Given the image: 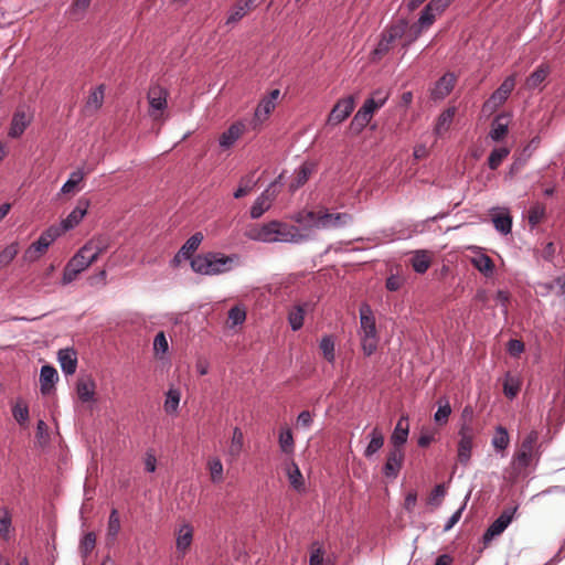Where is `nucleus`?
<instances>
[{"label":"nucleus","mask_w":565,"mask_h":565,"mask_svg":"<svg viewBox=\"0 0 565 565\" xmlns=\"http://www.w3.org/2000/svg\"><path fill=\"white\" fill-rule=\"evenodd\" d=\"M246 320V310L242 306H234L228 311L227 324L230 328L243 324Z\"/></svg>","instance_id":"45"},{"label":"nucleus","mask_w":565,"mask_h":565,"mask_svg":"<svg viewBox=\"0 0 565 565\" xmlns=\"http://www.w3.org/2000/svg\"><path fill=\"white\" fill-rule=\"evenodd\" d=\"M278 180L274 181L254 202L250 209L252 218H259L271 205L278 191L276 184Z\"/></svg>","instance_id":"13"},{"label":"nucleus","mask_w":565,"mask_h":565,"mask_svg":"<svg viewBox=\"0 0 565 565\" xmlns=\"http://www.w3.org/2000/svg\"><path fill=\"white\" fill-rule=\"evenodd\" d=\"M30 116L23 110L18 109L12 117L9 136L11 138L20 137L30 124Z\"/></svg>","instance_id":"21"},{"label":"nucleus","mask_w":565,"mask_h":565,"mask_svg":"<svg viewBox=\"0 0 565 565\" xmlns=\"http://www.w3.org/2000/svg\"><path fill=\"white\" fill-rule=\"evenodd\" d=\"M58 375L56 370L51 365H44L41 369L40 383L41 392L43 395H47L54 388V384L57 381Z\"/></svg>","instance_id":"23"},{"label":"nucleus","mask_w":565,"mask_h":565,"mask_svg":"<svg viewBox=\"0 0 565 565\" xmlns=\"http://www.w3.org/2000/svg\"><path fill=\"white\" fill-rule=\"evenodd\" d=\"M194 527L189 522H182L175 530V548L183 557L190 550L193 542Z\"/></svg>","instance_id":"15"},{"label":"nucleus","mask_w":565,"mask_h":565,"mask_svg":"<svg viewBox=\"0 0 565 565\" xmlns=\"http://www.w3.org/2000/svg\"><path fill=\"white\" fill-rule=\"evenodd\" d=\"M280 450L286 455H292L295 451V440L289 427H281L278 437Z\"/></svg>","instance_id":"35"},{"label":"nucleus","mask_w":565,"mask_h":565,"mask_svg":"<svg viewBox=\"0 0 565 565\" xmlns=\"http://www.w3.org/2000/svg\"><path fill=\"white\" fill-rule=\"evenodd\" d=\"M247 125L242 121L233 122L218 138L220 147L224 150L230 149L246 132Z\"/></svg>","instance_id":"16"},{"label":"nucleus","mask_w":565,"mask_h":565,"mask_svg":"<svg viewBox=\"0 0 565 565\" xmlns=\"http://www.w3.org/2000/svg\"><path fill=\"white\" fill-rule=\"evenodd\" d=\"M510 149L507 147L495 148L491 151L488 158L489 168L495 170L502 163V161L509 156Z\"/></svg>","instance_id":"46"},{"label":"nucleus","mask_w":565,"mask_h":565,"mask_svg":"<svg viewBox=\"0 0 565 565\" xmlns=\"http://www.w3.org/2000/svg\"><path fill=\"white\" fill-rule=\"evenodd\" d=\"M109 246V239L105 236H98L89 239L84 246V250L94 255L95 260L105 253Z\"/></svg>","instance_id":"29"},{"label":"nucleus","mask_w":565,"mask_h":565,"mask_svg":"<svg viewBox=\"0 0 565 565\" xmlns=\"http://www.w3.org/2000/svg\"><path fill=\"white\" fill-rule=\"evenodd\" d=\"M256 8V0H237L232 7L226 24H234L241 21L249 11Z\"/></svg>","instance_id":"19"},{"label":"nucleus","mask_w":565,"mask_h":565,"mask_svg":"<svg viewBox=\"0 0 565 565\" xmlns=\"http://www.w3.org/2000/svg\"><path fill=\"white\" fill-rule=\"evenodd\" d=\"M516 510L518 507L505 508L500 516L489 525L482 536L484 546H488L492 540L500 536L504 532V530L512 522Z\"/></svg>","instance_id":"7"},{"label":"nucleus","mask_w":565,"mask_h":565,"mask_svg":"<svg viewBox=\"0 0 565 565\" xmlns=\"http://www.w3.org/2000/svg\"><path fill=\"white\" fill-rule=\"evenodd\" d=\"M120 531V519L118 511L113 509L109 514L108 527H107V537L115 540Z\"/></svg>","instance_id":"54"},{"label":"nucleus","mask_w":565,"mask_h":565,"mask_svg":"<svg viewBox=\"0 0 565 565\" xmlns=\"http://www.w3.org/2000/svg\"><path fill=\"white\" fill-rule=\"evenodd\" d=\"M12 415L20 425H24L29 419V408L24 403L18 402L12 408Z\"/></svg>","instance_id":"63"},{"label":"nucleus","mask_w":565,"mask_h":565,"mask_svg":"<svg viewBox=\"0 0 565 565\" xmlns=\"http://www.w3.org/2000/svg\"><path fill=\"white\" fill-rule=\"evenodd\" d=\"M318 215H319V211L318 212L301 211V212H298L292 217V220L296 223L303 225L305 230H310V228L315 227L313 224L318 221Z\"/></svg>","instance_id":"44"},{"label":"nucleus","mask_w":565,"mask_h":565,"mask_svg":"<svg viewBox=\"0 0 565 565\" xmlns=\"http://www.w3.org/2000/svg\"><path fill=\"white\" fill-rule=\"evenodd\" d=\"M19 244L11 243L0 252V268L7 267L18 255Z\"/></svg>","instance_id":"47"},{"label":"nucleus","mask_w":565,"mask_h":565,"mask_svg":"<svg viewBox=\"0 0 565 565\" xmlns=\"http://www.w3.org/2000/svg\"><path fill=\"white\" fill-rule=\"evenodd\" d=\"M168 340L163 332H159L153 341V350L157 356L162 358V355L168 351Z\"/></svg>","instance_id":"64"},{"label":"nucleus","mask_w":565,"mask_h":565,"mask_svg":"<svg viewBox=\"0 0 565 565\" xmlns=\"http://www.w3.org/2000/svg\"><path fill=\"white\" fill-rule=\"evenodd\" d=\"M492 223L497 231L501 234L507 235L511 232L512 228V217L508 212L499 213L493 215Z\"/></svg>","instance_id":"41"},{"label":"nucleus","mask_w":565,"mask_h":565,"mask_svg":"<svg viewBox=\"0 0 565 565\" xmlns=\"http://www.w3.org/2000/svg\"><path fill=\"white\" fill-rule=\"evenodd\" d=\"M244 448V434L241 428L235 427L227 447V456L231 461L236 460Z\"/></svg>","instance_id":"24"},{"label":"nucleus","mask_w":565,"mask_h":565,"mask_svg":"<svg viewBox=\"0 0 565 565\" xmlns=\"http://www.w3.org/2000/svg\"><path fill=\"white\" fill-rule=\"evenodd\" d=\"M539 433L536 430H531L523 438L520 447L515 450L512 462H511V479L516 480L518 478L527 477V468L534 462L539 460Z\"/></svg>","instance_id":"1"},{"label":"nucleus","mask_w":565,"mask_h":565,"mask_svg":"<svg viewBox=\"0 0 565 565\" xmlns=\"http://www.w3.org/2000/svg\"><path fill=\"white\" fill-rule=\"evenodd\" d=\"M545 217V206L542 203L533 204L527 211L529 223L532 226L540 224Z\"/></svg>","instance_id":"50"},{"label":"nucleus","mask_w":565,"mask_h":565,"mask_svg":"<svg viewBox=\"0 0 565 565\" xmlns=\"http://www.w3.org/2000/svg\"><path fill=\"white\" fill-rule=\"evenodd\" d=\"M509 443L510 438L508 430L502 426L497 427L495 435L492 439V446L497 450H504L509 446Z\"/></svg>","instance_id":"52"},{"label":"nucleus","mask_w":565,"mask_h":565,"mask_svg":"<svg viewBox=\"0 0 565 565\" xmlns=\"http://www.w3.org/2000/svg\"><path fill=\"white\" fill-rule=\"evenodd\" d=\"M58 361L65 374L71 375L75 373L77 366V358L75 351L71 349L60 350Z\"/></svg>","instance_id":"26"},{"label":"nucleus","mask_w":565,"mask_h":565,"mask_svg":"<svg viewBox=\"0 0 565 565\" xmlns=\"http://www.w3.org/2000/svg\"><path fill=\"white\" fill-rule=\"evenodd\" d=\"M503 115H499L495 117L492 122V127L490 130V137L493 141H501L508 134V122H503Z\"/></svg>","instance_id":"40"},{"label":"nucleus","mask_w":565,"mask_h":565,"mask_svg":"<svg viewBox=\"0 0 565 565\" xmlns=\"http://www.w3.org/2000/svg\"><path fill=\"white\" fill-rule=\"evenodd\" d=\"M446 495V488L444 484H437L430 492L427 503L433 507H439Z\"/></svg>","instance_id":"62"},{"label":"nucleus","mask_w":565,"mask_h":565,"mask_svg":"<svg viewBox=\"0 0 565 565\" xmlns=\"http://www.w3.org/2000/svg\"><path fill=\"white\" fill-rule=\"evenodd\" d=\"M237 256H227L222 253L209 252L196 255L191 259L192 269L201 275H220L232 269Z\"/></svg>","instance_id":"2"},{"label":"nucleus","mask_w":565,"mask_h":565,"mask_svg":"<svg viewBox=\"0 0 565 565\" xmlns=\"http://www.w3.org/2000/svg\"><path fill=\"white\" fill-rule=\"evenodd\" d=\"M203 241V234L198 232L193 234L180 248V255H183L184 259H190L193 253L199 248Z\"/></svg>","instance_id":"38"},{"label":"nucleus","mask_w":565,"mask_h":565,"mask_svg":"<svg viewBox=\"0 0 565 565\" xmlns=\"http://www.w3.org/2000/svg\"><path fill=\"white\" fill-rule=\"evenodd\" d=\"M371 118L372 115L361 107L351 121V129L360 132L370 122Z\"/></svg>","instance_id":"49"},{"label":"nucleus","mask_w":565,"mask_h":565,"mask_svg":"<svg viewBox=\"0 0 565 565\" xmlns=\"http://www.w3.org/2000/svg\"><path fill=\"white\" fill-rule=\"evenodd\" d=\"M96 545V534L88 532L84 535L79 544V552L83 557H87Z\"/></svg>","instance_id":"56"},{"label":"nucleus","mask_w":565,"mask_h":565,"mask_svg":"<svg viewBox=\"0 0 565 565\" xmlns=\"http://www.w3.org/2000/svg\"><path fill=\"white\" fill-rule=\"evenodd\" d=\"M312 172V167L310 164H302L299 170L296 171L294 180L290 183V190L296 191L300 186H302L309 179Z\"/></svg>","instance_id":"39"},{"label":"nucleus","mask_w":565,"mask_h":565,"mask_svg":"<svg viewBox=\"0 0 565 565\" xmlns=\"http://www.w3.org/2000/svg\"><path fill=\"white\" fill-rule=\"evenodd\" d=\"M471 264L486 277H491L494 271L493 260L486 254H477L471 258Z\"/></svg>","instance_id":"30"},{"label":"nucleus","mask_w":565,"mask_h":565,"mask_svg":"<svg viewBox=\"0 0 565 565\" xmlns=\"http://www.w3.org/2000/svg\"><path fill=\"white\" fill-rule=\"evenodd\" d=\"M352 223V215L349 213H330L327 209L319 211L318 221L313 224L316 228H340Z\"/></svg>","instance_id":"10"},{"label":"nucleus","mask_w":565,"mask_h":565,"mask_svg":"<svg viewBox=\"0 0 565 565\" xmlns=\"http://www.w3.org/2000/svg\"><path fill=\"white\" fill-rule=\"evenodd\" d=\"M412 266L416 273L424 274L430 266V259L424 252H418L412 259Z\"/></svg>","instance_id":"53"},{"label":"nucleus","mask_w":565,"mask_h":565,"mask_svg":"<svg viewBox=\"0 0 565 565\" xmlns=\"http://www.w3.org/2000/svg\"><path fill=\"white\" fill-rule=\"evenodd\" d=\"M405 459L404 449L401 447H391L386 455V461L383 467V475L388 479H395Z\"/></svg>","instance_id":"12"},{"label":"nucleus","mask_w":565,"mask_h":565,"mask_svg":"<svg viewBox=\"0 0 565 565\" xmlns=\"http://www.w3.org/2000/svg\"><path fill=\"white\" fill-rule=\"evenodd\" d=\"M85 177L86 173L82 169H77L76 171L72 172L68 180L63 184L61 192L63 194L74 193L76 191L77 184L82 182Z\"/></svg>","instance_id":"43"},{"label":"nucleus","mask_w":565,"mask_h":565,"mask_svg":"<svg viewBox=\"0 0 565 565\" xmlns=\"http://www.w3.org/2000/svg\"><path fill=\"white\" fill-rule=\"evenodd\" d=\"M388 97V93L385 92V90H376L373 93V95L367 98L362 108L367 110L370 113V115L373 116V114L375 113V110H377L379 108H381L386 99Z\"/></svg>","instance_id":"33"},{"label":"nucleus","mask_w":565,"mask_h":565,"mask_svg":"<svg viewBox=\"0 0 565 565\" xmlns=\"http://www.w3.org/2000/svg\"><path fill=\"white\" fill-rule=\"evenodd\" d=\"M104 96H105V85L100 84L94 90L90 92V94L87 98L85 108L88 111L98 110L103 106Z\"/></svg>","instance_id":"36"},{"label":"nucleus","mask_w":565,"mask_h":565,"mask_svg":"<svg viewBox=\"0 0 565 565\" xmlns=\"http://www.w3.org/2000/svg\"><path fill=\"white\" fill-rule=\"evenodd\" d=\"M11 529V514L8 509H0V536L4 540L9 537Z\"/></svg>","instance_id":"59"},{"label":"nucleus","mask_w":565,"mask_h":565,"mask_svg":"<svg viewBox=\"0 0 565 565\" xmlns=\"http://www.w3.org/2000/svg\"><path fill=\"white\" fill-rule=\"evenodd\" d=\"M405 30L404 24H392L387 30H385L377 46L373 51L374 58H381L388 53L391 49L397 45V38H401Z\"/></svg>","instance_id":"8"},{"label":"nucleus","mask_w":565,"mask_h":565,"mask_svg":"<svg viewBox=\"0 0 565 565\" xmlns=\"http://www.w3.org/2000/svg\"><path fill=\"white\" fill-rule=\"evenodd\" d=\"M88 207L89 201L79 199L75 209L62 221V227H60L62 233L75 227L86 215Z\"/></svg>","instance_id":"17"},{"label":"nucleus","mask_w":565,"mask_h":565,"mask_svg":"<svg viewBox=\"0 0 565 565\" xmlns=\"http://www.w3.org/2000/svg\"><path fill=\"white\" fill-rule=\"evenodd\" d=\"M245 236L253 241H260L265 243L274 242L273 221L263 225H250L246 230Z\"/></svg>","instance_id":"20"},{"label":"nucleus","mask_w":565,"mask_h":565,"mask_svg":"<svg viewBox=\"0 0 565 565\" xmlns=\"http://www.w3.org/2000/svg\"><path fill=\"white\" fill-rule=\"evenodd\" d=\"M147 97L150 106V117L153 120L160 119L163 110L167 108L168 92L159 85H153L149 88Z\"/></svg>","instance_id":"11"},{"label":"nucleus","mask_w":565,"mask_h":565,"mask_svg":"<svg viewBox=\"0 0 565 565\" xmlns=\"http://www.w3.org/2000/svg\"><path fill=\"white\" fill-rule=\"evenodd\" d=\"M207 467L213 482H220L223 480V465L218 458L210 459Z\"/></svg>","instance_id":"60"},{"label":"nucleus","mask_w":565,"mask_h":565,"mask_svg":"<svg viewBox=\"0 0 565 565\" xmlns=\"http://www.w3.org/2000/svg\"><path fill=\"white\" fill-rule=\"evenodd\" d=\"M305 310L301 306H297L289 312L288 320L292 330H299L303 324Z\"/></svg>","instance_id":"58"},{"label":"nucleus","mask_w":565,"mask_h":565,"mask_svg":"<svg viewBox=\"0 0 565 565\" xmlns=\"http://www.w3.org/2000/svg\"><path fill=\"white\" fill-rule=\"evenodd\" d=\"M550 74V67L546 64L540 65L526 79H525V88L529 90H533L539 88L541 84L546 79Z\"/></svg>","instance_id":"27"},{"label":"nucleus","mask_w":565,"mask_h":565,"mask_svg":"<svg viewBox=\"0 0 565 565\" xmlns=\"http://www.w3.org/2000/svg\"><path fill=\"white\" fill-rule=\"evenodd\" d=\"M395 24H404L405 25L406 30L404 31V34L401 38H397L398 44L402 45L403 47H406L409 44H412L422 33L419 26L414 25V24L409 25L404 20H399Z\"/></svg>","instance_id":"32"},{"label":"nucleus","mask_w":565,"mask_h":565,"mask_svg":"<svg viewBox=\"0 0 565 565\" xmlns=\"http://www.w3.org/2000/svg\"><path fill=\"white\" fill-rule=\"evenodd\" d=\"M95 262L94 255L85 252L83 247L70 259L72 266H75L81 271H84Z\"/></svg>","instance_id":"37"},{"label":"nucleus","mask_w":565,"mask_h":565,"mask_svg":"<svg viewBox=\"0 0 565 565\" xmlns=\"http://www.w3.org/2000/svg\"><path fill=\"white\" fill-rule=\"evenodd\" d=\"M437 15H439V14L436 13L434 10H429L428 4H427L424 8V10L422 11V14H420L417 23H414V25L419 26L420 31H423L424 29L429 28L434 23Z\"/></svg>","instance_id":"57"},{"label":"nucleus","mask_w":565,"mask_h":565,"mask_svg":"<svg viewBox=\"0 0 565 565\" xmlns=\"http://www.w3.org/2000/svg\"><path fill=\"white\" fill-rule=\"evenodd\" d=\"M180 397H181V394L175 388H170L167 392V398H166V402H164V411L168 414H173V413H175L178 411L179 403H180Z\"/></svg>","instance_id":"51"},{"label":"nucleus","mask_w":565,"mask_h":565,"mask_svg":"<svg viewBox=\"0 0 565 565\" xmlns=\"http://www.w3.org/2000/svg\"><path fill=\"white\" fill-rule=\"evenodd\" d=\"M359 313L361 347L363 353L370 356L376 351L380 341L375 316L370 305L365 302L360 306Z\"/></svg>","instance_id":"3"},{"label":"nucleus","mask_w":565,"mask_h":565,"mask_svg":"<svg viewBox=\"0 0 565 565\" xmlns=\"http://www.w3.org/2000/svg\"><path fill=\"white\" fill-rule=\"evenodd\" d=\"M96 384L90 377H82L77 382V395L82 402H90L95 395Z\"/></svg>","instance_id":"28"},{"label":"nucleus","mask_w":565,"mask_h":565,"mask_svg":"<svg viewBox=\"0 0 565 565\" xmlns=\"http://www.w3.org/2000/svg\"><path fill=\"white\" fill-rule=\"evenodd\" d=\"M456 109L454 107L444 110L437 118L435 125V134L441 136L450 128L452 119L455 117Z\"/></svg>","instance_id":"34"},{"label":"nucleus","mask_w":565,"mask_h":565,"mask_svg":"<svg viewBox=\"0 0 565 565\" xmlns=\"http://www.w3.org/2000/svg\"><path fill=\"white\" fill-rule=\"evenodd\" d=\"M408 431H409L408 418L406 416H402L398 419V422L395 426V429L391 436L392 447L403 448L404 444L407 441Z\"/></svg>","instance_id":"22"},{"label":"nucleus","mask_w":565,"mask_h":565,"mask_svg":"<svg viewBox=\"0 0 565 565\" xmlns=\"http://www.w3.org/2000/svg\"><path fill=\"white\" fill-rule=\"evenodd\" d=\"M369 445L364 450V457L371 458L375 455L384 445V434L379 426H375L369 434Z\"/></svg>","instance_id":"25"},{"label":"nucleus","mask_w":565,"mask_h":565,"mask_svg":"<svg viewBox=\"0 0 565 565\" xmlns=\"http://www.w3.org/2000/svg\"><path fill=\"white\" fill-rule=\"evenodd\" d=\"M459 443H458V461L462 465H467L471 458V451L473 448V439L476 436L475 428L465 423L459 430Z\"/></svg>","instance_id":"9"},{"label":"nucleus","mask_w":565,"mask_h":565,"mask_svg":"<svg viewBox=\"0 0 565 565\" xmlns=\"http://www.w3.org/2000/svg\"><path fill=\"white\" fill-rule=\"evenodd\" d=\"M62 234L60 227L51 226L44 231L39 239L32 243L24 253V259L28 262H35L49 248V246Z\"/></svg>","instance_id":"4"},{"label":"nucleus","mask_w":565,"mask_h":565,"mask_svg":"<svg viewBox=\"0 0 565 565\" xmlns=\"http://www.w3.org/2000/svg\"><path fill=\"white\" fill-rule=\"evenodd\" d=\"M457 83V76L454 73L444 74L435 84L431 89L433 99H444L450 94Z\"/></svg>","instance_id":"18"},{"label":"nucleus","mask_w":565,"mask_h":565,"mask_svg":"<svg viewBox=\"0 0 565 565\" xmlns=\"http://www.w3.org/2000/svg\"><path fill=\"white\" fill-rule=\"evenodd\" d=\"M515 86V74L508 76L497 90L484 102L483 110L487 113L495 111L502 106Z\"/></svg>","instance_id":"6"},{"label":"nucleus","mask_w":565,"mask_h":565,"mask_svg":"<svg viewBox=\"0 0 565 565\" xmlns=\"http://www.w3.org/2000/svg\"><path fill=\"white\" fill-rule=\"evenodd\" d=\"M273 236L274 242L295 244L306 242L310 238V235L303 233L299 227L279 221H273Z\"/></svg>","instance_id":"5"},{"label":"nucleus","mask_w":565,"mask_h":565,"mask_svg":"<svg viewBox=\"0 0 565 565\" xmlns=\"http://www.w3.org/2000/svg\"><path fill=\"white\" fill-rule=\"evenodd\" d=\"M319 348L322 352L323 358L332 363L334 362L335 354H334V340L331 335H324L319 344Z\"/></svg>","instance_id":"48"},{"label":"nucleus","mask_w":565,"mask_h":565,"mask_svg":"<svg viewBox=\"0 0 565 565\" xmlns=\"http://www.w3.org/2000/svg\"><path fill=\"white\" fill-rule=\"evenodd\" d=\"M275 104L271 100L265 98L258 104L255 109L254 119L249 122L253 129H256L260 122L267 119L269 114L274 110Z\"/></svg>","instance_id":"31"},{"label":"nucleus","mask_w":565,"mask_h":565,"mask_svg":"<svg viewBox=\"0 0 565 565\" xmlns=\"http://www.w3.org/2000/svg\"><path fill=\"white\" fill-rule=\"evenodd\" d=\"M439 407L435 413L434 419L438 425H445L448 422V417L451 414V407L448 401L441 404V399L438 402Z\"/></svg>","instance_id":"61"},{"label":"nucleus","mask_w":565,"mask_h":565,"mask_svg":"<svg viewBox=\"0 0 565 565\" xmlns=\"http://www.w3.org/2000/svg\"><path fill=\"white\" fill-rule=\"evenodd\" d=\"M355 102L353 96L339 99L328 116V124L339 125L344 121L353 111Z\"/></svg>","instance_id":"14"},{"label":"nucleus","mask_w":565,"mask_h":565,"mask_svg":"<svg viewBox=\"0 0 565 565\" xmlns=\"http://www.w3.org/2000/svg\"><path fill=\"white\" fill-rule=\"evenodd\" d=\"M287 476H288V480H289L291 487L295 490L301 491L303 489V486H305L303 477H302V473L296 462L292 461L290 463V466L287 469Z\"/></svg>","instance_id":"42"},{"label":"nucleus","mask_w":565,"mask_h":565,"mask_svg":"<svg viewBox=\"0 0 565 565\" xmlns=\"http://www.w3.org/2000/svg\"><path fill=\"white\" fill-rule=\"evenodd\" d=\"M520 391V382L516 377L508 374L503 383V393L508 398H513Z\"/></svg>","instance_id":"55"}]
</instances>
